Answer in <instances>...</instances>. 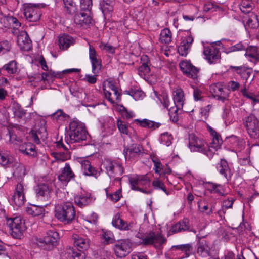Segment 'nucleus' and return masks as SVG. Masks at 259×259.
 <instances>
[{
	"instance_id": "1",
	"label": "nucleus",
	"mask_w": 259,
	"mask_h": 259,
	"mask_svg": "<svg viewBox=\"0 0 259 259\" xmlns=\"http://www.w3.org/2000/svg\"><path fill=\"white\" fill-rule=\"evenodd\" d=\"M55 217L64 224H70L74 220L75 211L73 204L69 202H63L55 206Z\"/></svg>"
},
{
	"instance_id": "2",
	"label": "nucleus",
	"mask_w": 259,
	"mask_h": 259,
	"mask_svg": "<svg viewBox=\"0 0 259 259\" xmlns=\"http://www.w3.org/2000/svg\"><path fill=\"white\" fill-rule=\"evenodd\" d=\"M88 133L84 125L76 121H72L69 124V142H80L85 140Z\"/></svg>"
},
{
	"instance_id": "3",
	"label": "nucleus",
	"mask_w": 259,
	"mask_h": 259,
	"mask_svg": "<svg viewBox=\"0 0 259 259\" xmlns=\"http://www.w3.org/2000/svg\"><path fill=\"white\" fill-rule=\"evenodd\" d=\"M59 233L55 230L48 231L41 238L36 239V244L41 249L51 250L58 244Z\"/></svg>"
},
{
	"instance_id": "4",
	"label": "nucleus",
	"mask_w": 259,
	"mask_h": 259,
	"mask_svg": "<svg viewBox=\"0 0 259 259\" xmlns=\"http://www.w3.org/2000/svg\"><path fill=\"white\" fill-rule=\"evenodd\" d=\"M7 225L10 228L11 236L16 239H21L26 229L24 221L20 216L7 219Z\"/></svg>"
},
{
	"instance_id": "5",
	"label": "nucleus",
	"mask_w": 259,
	"mask_h": 259,
	"mask_svg": "<svg viewBox=\"0 0 259 259\" xmlns=\"http://www.w3.org/2000/svg\"><path fill=\"white\" fill-rule=\"evenodd\" d=\"M105 166L108 175L114 179L115 181H120V176L123 173V168L121 164L116 161L107 160L105 162Z\"/></svg>"
},
{
	"instance_id": "6",
	"label": "nucleus",
	"mask_w": 259,
	"mask_h": 259,
	"mask_svg": "<svg viewBox=\"0 0 259 259\" xmlns=\"http://www.w3.org/2000/svg\"><path fill=\"white\" fill-rule=\"evenodd\" d=\"M244 125L251 138H259V120L254 115L250 114L246 117Z\"/></svg>"
},
{
	"instance_id": "7",
	"label": "nucleus",
	"mask_w": 259,
	"mask_h": 259,
	"mask_svg": "<svg viewBox=\"0 0 259 259\" xmlns=\"http://www.w3.org/2000/svg\"><path fill=\"white\" fill-rule=\"evenodd\" d=\"M142 243L144 245H153L158 249H162L163 244L166 242V239L160 234L151 232L148 235L142 238Z\"/></svg>"
},
{
	"instance_id": "8",
	"label": "nucleus",
	"mask_w": 259,
	"mask_h": 259,
	"mask_svg": "<svg viewBox=\"0 0 259 259\" xmlns=\"http://www.w3.org/2000/svg\"><path fill=\"white\" fill-rule=\"evenodd\" d=\"M129 182L131 186V188L133 190L139 191L146 194L151 192V191L148 192L142 188H140L141 186H144L149 185L150 180L147 175L137 176L134 178H130L129 179Z\"/></svg>"
},
{
	"instance_id": "9",
	"label": "nucleus",
	"mask_w": 259,
	"mask_h": 259,
	"mask_svg": "<svg viewBox=\"0 0 259 259\" xmlns=\"http://www.w3.org/2000/svg\"><path fill=\"white\" fill-rule=\"evenodd\" d=\"M113 249L117 257H124L131 251V244L128 240H121L115 243Z\"/></svg>"
},
{
	"instance_id": "10",
	"label": "nucleus",
	"mask_w": 259,
	"mask_h": 259,
	"mask_svg": "<svg viewBox=\"0 0 259 259\" xmlns=\"http://www.w3.org/2000/svg\"><path fill=\"white\" fill-rule=\"evenodd\" d=\"M143 147L138 144H133L130 146L124 147L123 154L126 160H133L143 153Z\"/></svg>"
},
{
	"instance_id": "11",
	"label": "nucleus",
	"mask_w": 259,
	"mask_h": 259,
	"mask_svg": "<svg viewBox=\"0 0 259 259\" xmlns=\"http://www.w3.org/2000/svg\"><path fill=\"white\" fill-rule=\"evenodd\" d=\"M25 190L26 186L22 181L16 185L15 193L12 198L16 206L21 207L24 204L25 201Z\"/></svg>"
},
{
	"instance_id": "12",
	"label": "nucleus",
	"mask_w": 259,
	"mask_h": 259,
	"mask_svg": "<svg viewBox=\"0 0 259 259\" xmlns=\"http://www.w3.org/2000/svg\"><path fill=\"white\" fill-rule=\"evenodd\" d=\"M72 239L74 245L78 251H84L90 248L91 241L87 236L73 234Z\"/></svg>"
},
{
	"instance_id": "13",
	"label": "nucleus",
	"mask_w": 259,
	"mask_h": 259,
	"mask_svg": "<svg viewBox=\"0 0 259 259\" xmlns=\"http://www.w3.org/2000/svg\"><path fill=\"white\" fill-rule=\"evenodd\" d=\"M179 66L181 71L188 77L194 79L197 78L199 69L194 66L189 61H181Z\"/></svg>"
},
{
	"instance_id": "14",
	"label": "nucleus",
	"mask_w": 259,
	"mask_h": 259,
	"mask_svg": "<svg viewBox=\"0 0 259 259\" xmlns=\"http://www.w3.org/2000/svg\"><path fill=\"white\" fill-rule=\"evenodd\" d=\"M24 14L30 22H37L40 19V10L36 5L28 6L24 10Z\"/></svg>"
},
{
	"instance_id": "15",
	"label": "nucleus",
	"mask_w": 259,
	"mask_h": 259,
	"mask_svg": "<svg viewBox=\"0 0 259 259\" xmlns=\"http://www.w3.org/2000/svg\"><path fill=\"white\" fill-rule=\"evenodd\" d=\"M203 53L210 64L216 62L220 58V52L218 48L213 46L205 47Z\"/></svg>"
},
{
	"instance_id": "16",
	"label": "nucleus",
	"mask_w": 259,
	"mask_h": 259,
	"mask_svg": "<svg viewBox=\"0 0 259 259\" xmlns=\"http://www.w3.org/2000/svg\"><path fill=\"white\" fill-rule=\"evenodd\" d=\"M97 56L94 47L89 45V58L92 63V72L94 74L98 73L102 67L101 61L97 59Z\"/></svg>"
},
{
	"instance_id": "17",
	"label": "nucleus",
	"mask_w": 259,
	"mask_h": 259,
	"mask_svg": "<svg viewBox=\"0 0 259 259\" xmlns=\"http://www.w3.org/2000/svg\"><path fill=\"white\" fill-rule=\"evenodd\" d=\"M193 41V38L190 34L188 36L182 38L181 44L178 48V52L180 55L182 56H187Z\"/></svg>"
},
{
	"instance_id": "18",
	"label": "nucleus",
	"mask_w": 259,
	"mask_h": 259,
	"mask_svg": "<svg viewBox=\"0 0 259 259\" xmlns=\"http://www.w3.org/2000/svg\"><path fill=\"white\" fill-rule=\"evenodd\" d=\"M35 191L38 197L41 196L48 199L50 197L52 191V184L51 183H40L36 186Z\"/></svg>"
},
{
	"instance_id": "19",
	"label": "nucleus",
	"mask_w": 259,
	"mask_h": 259,
	"mask_svg": "<svg viewBox=\"0 0 259 259\" xmlns=\"http://www.w3.org/2000/svg\"><path fill=\"white\" fill-rule=\"evenodd\" d=\"M90 13H85L80 11L79 13L74 15V22L81 26H88L92 23V18L90 15Z\"/></svg>"
},
{
	"instance_id": "20",
	"label": "nucleus",
	"mask_w": 259,
	"mask_h": 259,
	"mask_svg": "<svg viewBox=\"0 0 259 259\" xmlns=\"http://www.w3.org/2000/svg\"><path fill=\"white\" fill-rule=\"evenodd\" d=\"M75 175L72 170L69 163H65V167L62 169L61 173L58 176V179L62 183L66 184L70 180H74Z\"/></svg>"
},
{
	"instance_id": "21",
	"label": "nucleus",
	"mask_w": 259,
	"mask_h": 259,
	"mask_svg": "<svg viewBox=\"0 0 259 259\" xmlns=\"http://www.w3.org/2000/svg\"><path fill=\"white\" fill-rule=\"evenodd\" d=\"M141 65L139 67L138 72L141 77L145 78L150 72V60L147 55H143L141 58Z\"/></svg>"
},
{
	"instance_id": "22",
	"label": "nucleus",
	"mask_w": 259,
	"mask_h": 259,
	"mask_svg": "<svg viewBox=\"0 0 259 259\" xmlns=\"http://www.w3.org/2000/svg\"><path fill=\"white\" fill-rule=\"evenodd\" d=\"M217 168L219 173L223 175L227 181L231 180L232 172L225 159H221L220 163L218 164Z\"/></svg>"
},
{
	"instance_id": "23",
	"label": "nucleus",
	"mask_w": 259,
	"mask_h": 259,
	"mask_svg": "<svg viewBox=\"0 0 259 259\" xmlns=\"http://www.w3.org/2000/svg\"><path fill=\"white\" fill-rule=\"evenodd\" d=\"M112 224L113 226L120 229L124 230H128L131 229L133 227L134 224L133 223L127 224V222L123 221L120 217L119 214H116L113 218Z\"/></svg>"
},
{
	"instance_id": "24",
	"label": "nucleus",
	"mask_w": 259,
	"mask_h": 259,
	"mask_svg": "<svg viewBox=\"0 0 259 259\" xmlns=\"http://www.w3.org/2000/svg\"><path fill=\"white\" fill-rule=\"evenodd\" d=\"M17 42L21 49L23 51H28L31 48V40L27 33L18 36Z\"/></svg>"
},
{
	"instance_id": "25",
	"label": "nucleus",
	"mask_w": 259,
	"mask_h": 259,
	"mask_svg": "<svg viewBox=\"0 0 259 259\" xmlns=\"http://www.w3.org/2000/svg\"><path fill=\"white\" fill-rule=\"evenodd\" d=\"M73 38L69 35L63 34L58 37V44L60 49H67L73 43Z\"/></svg>"
},
{
	"instance_id": "26",
	"label": "nucleus",
	"mask_w": 259,
	"mask_h": 259,
	"mask_svg": "<svg viewBox=\"0 0 259 259\" xmlns=\"http://www.w3.org/2000/svg\"><path fill=\"white\" fill-rule=\"evenodd\" d=\"M189 140V146L191 151L194 152L202 151V147L203 145L200 144V140L195 135L193 134L190 135Z\"/></svg>"
},
{
	"instance_id": "27",
	"label": "nucleus",
	"mask_w": 259,
	"mask_h": 259,
	"mask_svg": "<svg viewBox=\"0 0 259 259\" xmlns=\"http://www.w3.org/2000/svg\"><path fill=\"white\" fill-rule=\"evenodd\" d=\"M189 227L188 220L187 219H184L182 222H178L173 225L170 230L172 233H176L181 231L189 230Z\"/></svg>"
},
{
	"instance_id": "28",
	"label": "nucleus",
	"mask_w": 259,
	"mask_h": 259,
	"mask_svg": "<svg viewBox=\"0 0 259 259\" xmlns=\"http://www.w3.org/2000/svg\"><path fill=\"white\" fill-rule=\"evenodd\" d=\"M20 151L23 154L30 156L34 157L37 153L35 151V146L31 143H25L20 147Z\"/></svg>"
},
{
	"instance_id": "29",
	"label": "nucleus",
	"mask_w": 259,
	"mask_h": 259,
	"mask_svg": "<svg viewBox=\"0 0 259 259\" xmlns=\"http://www.w3.org/2000/svg\"><path fill=\"white\" fill-rule=\"evenodd\" d=\"M210 247L205 240H202L199 242L197 248V253L203 257H206L209 255Z\"/></svg>"
},
{
	"instance_id": "30",
	"label": "nucleus",
	"mask_w": 259,
	"mask_h": 259,
	"mask_svg": "<svg viewBox=\"0 0 259 259\" xmlns=\"http://www.w3.org/2000/svg\"><path fill=\"white\" fill-rule=\"evenodd\" d=\"M12 110L14 116L18 119H22L26 115V111L17 102H14L12 103Z\"/></svg>"
},
{
	"instance_id": "31",
	"label": "nucleus",
	"mask_w": 259,
	"mask_h": 259,
	"mask_svg": "<svg viewBox=\"0 0 259 259\" xmlns=\"http://www.w3.org/2000/svg\"><path fill=\"white\" fill-rule=\"evenodd\" d=\"M174 101L176 106L178 108H183L184 102V95L182 90L181 89H177L174 92Z\"/></svg>"
},
{
	"instance_id": "32",
	"label": "nucleus",
	"mask_w": 259,
	"mask_h": 259,
	"mask_svg": "<svg viewBox=\"0 0 259 259\" xmlns=\"http://www.w3.org/2000/svg\"><path fill=\"white\" fill-rule=\"evenodd\" d=\"M83 166V174L85 176H93L97 178L98 176V172L95 168L91 165L89 161H85L82 163Z\"/></svg>"
},
{
	"instance_id": "33",
	"label": "nucleus",
	"mask_w": 259,
	"mask_h": 259,
	"mask_svg": "<svg viewBox=\"0 0 259 259\" xmlns=\"http://www.w3.org/2000/svg\"><path fill=\"white\" fill-rule=\"evenodd\" d=\"M235 199L233 198H228L223 201L222 209L218 210L217 213L221 218H224L226 213V209L232 208Z\"/></svg>"
},
{
	"instance_id": "34",
	"label": "nucleus",
	"mask_w": 259,
	"mask_h": 259,
	"mask_svg": "<svg viewBox=\"0 0 259 259\" xmlns=\"http://www.w3.org/2000/svg\"><path fill=\"white\" fill-rule=\"evenodd\" d=\"M114 0H103L101 3V8L104 15L109 14L113 10Z\"/></svg>"
},
{
	"instance_id": "35",
	"label": "nucleus",
	"mask_w": 259,
	"mask_h": 259,
	"mask_svg": "<svg viewBox=\"0 0 259 259\" xmlns=\"http://www.w3.org/2000/svg\"><path fill=\"white\" fill-rule=\"evenodd\" d=\"M172 250H180L184 253L185 257H188L192 251V246L190 244L174 245L171 248Z\"/></svg>"
},
{
	"instance_id": "36",
	"label": "nucleus",
	"mask_w": 259,
	"mask_h": 259,
	"mask_svg": "<svg viewBox=\"0 0 259 259\" xmlns=\"http://www.w3.org/2000/svg\"><path fill=\"white\" fill-rule=\"evenodd\" d=\"M135 122L139 123L140 126L142 127H147L153 130L158 128L161 125L160 123L155 122L146 119H144L142 120L135 119Z\"/></svg>"
},
{
	"instance_id": "37",
	"label": "nucleus",
	"mask_w": 259,
	"mask_h": 259,
	"mask_svg": "<svg viewBox=\"0 0 259 259\" xmlns=\"http://www.w3.org/2000/svg\"><path fill=\"white\" fill-rule=\"evenodd\" d=\"M160 41L165 44H168L171 41V33L168 28L163 29L160 34Z\"/></svg>"
},
{
	"instance_id": "38",
	"label": "nucleus",
	"mask_w": 259,
	"mask_h": 259,
	"mask_svg": "<svg viewBox=\"0 0 259 259\" xmlns=\"http://www.w3.org/2000/svg\"><path fill=\"white\" fill-rule=\"evenodd\" d=\"M92 199L90 197L84 195L77 196L75 197V202L79 207H83L90 203Z\"/></svg>"
},
{
	"instance_id": "39",
	"label": "nucleus",
	"mask_w": 259,
	"mask_h": 259,
	"mask_svg": "<svg viewBox=\"0 0 259 259\" xmlns=\"http://www.w3.org/2000/svg\"><path fill=\"white\" fill-rule=\"evenodd\" d=\"M245 55L250 58L254 59L255 63L259 61L258 54L257 53V48L255 47L250 46L246 49Z\"/></svg>"
},
{
	"instance_id": "40",
	"label": "nucleus",
	"mask_w": 259,
	"mask_h": 259,
	"mask_svg": "<svg viewBox=\"0 0 259 259\" xmlns=\"http://www.w3.org/2000/svg\"><path fill=\"white\" fill-rule=\"evenodd\" d=\"M54 158L56 161H64L71 158L70 152L69 150L64 151L63 152H55L53 153Z\"/></svg>"
},
{
	"instance_id": "41",
	"label": "nucleus",
	"mask_w": 259,
	"mask_h": 259,
	"mask_svg": "<svg viewBox=\"0 0 259 259\" xmlns=\"http://www.w3.org/2000/svg\"><path fill=\"white\" fill-rule=\"evenodd\" d=\"M240 9L244 14H249L252 10V1L242 0L240 5Z\"/></svg>"
},
{
	"instance_id": "42",
	"label": "nucleus",
	"mask_w": 259,
	"mask_h": 259,
	"mask_svg": "<svg viewBox=\"0 0 259 259\" xmlns=\"http://www.w3.org/2000/svg\"><path fill=\"white\" fill-rule=\"evenodd\" d=\"M25 166L21 163H16L13 172L14 177L22 178L26 174Z\"/></svg>"
},
{
	"instance_id": "43",
	"label": "nucleus",
	"mask_w": 259,
	"mask_h": 259,
	"mask_svg": "<svg viewBox=\"0 0 259 259\" xmlns=\"http://www.w3.org/2000/svg\"><path fill=\"white\" fill-rule=\"evenodd\" d=\"M12 159L9 156L7 152L0 150V164L3 166H6L12 163Z\"/></svg>"
},
{
	"instance_id": "44",
	"label": "nucleus",
	"mask_w": 259,
	"mask_h": 259,
	"mask_svg": "<svg viewBox=\"0 0 259 259\" xmlns=\"http://www.w3.org/2000/svg\"><path fill=\"white\" fill-rule=\"evenodd\" d=\"M43 211L42 208L37 207L35 205H32L30 207L26 208V212L28 214L33 216H39L42 214Z\"/></svg>"
},
{
	"instance_id": "45",
	"label": "nucleus",
	"mask_w": 259,
	"mask_h": 259,
	"mask_svg": "<svg viewBox=\"0 0 259 259\" xmlns=\"http://www.w3.org/2000/svg\"><path fill=\"white\" fill-rule=\"evenodd\" d=\"M125 93L132 96L136 100H139L145 96L144 93L141 90L133 89L128 91H125Z\"/></svg>"
},
{
	"instance_id": "46",
	"label": "nucleus",
	"mask_w": 259,
	"mask_h": 259,
	"mask_svg": "<svg viewBox=\"0 0 259 259\" xmlns=\"http://www.w3.org/2000/svg\"><path fill=\"white\" fill-rule=\"evenodd\" d=\"M2 69L6 70L10 74H14L17 71V63L15 61H12L7 65H4Z\"/></svg>"
},
{
	"instance_id": "47",
	"label": "nucleus",
	"mask_w": 259,
	"mask_h": 259,
	"mask_svg": "<svg viewBox=\"0 0 259 259\" xmlns=\"http://www.w3.org/2000/svg\"><path fill=\"white\" fill-rule=\"evenodd\" d=\"M92 6V0H81L80 11L91 13V10Z\"/></svg>"
},
{
	"instance_id": "48",
	"label": "nucleus",
	"mask_w": 259,
	"mask_h": 259,
	"mask_svg": "<svg viewBox=\"0 0 259 259\" xmlns=\"http://www.w3.org/2000/svg\"><path fill=\"white\" fill-rule=\"evenodd\" d=\"M152 185L156 189H161L164 191L167 195L169 194V192L166 190L164 184L159 180H156L153 181Z\"/></svg>"
},
{
	"instance_id": "49",
	"label": "nucleus",
	"mask_w": 259,
	"mask_h": 259,
	"mask_svg": "<svg viewBox=\"0 0 259 259\" xmlns=\"http://www.w3.org/2000/svg\"><path fill=\"white\" fill-rule=\"evenodd\" d=\"M212 136L213 141L210 143V147L212 148H213L215 151H217L221 144L220 136L217 133L216 135H213Z\"/></svg>"
},
{
	"instance_id": "50",
	"label": "nucleus",
	"mask_w": 259,
	"mask_h": 259,
	"mask_svg": "<svg viewBox=\"0 0 259 259\" xmlns=\"http://www.w3.org/2000/svg\"><path fill=\"white\" fill-rule=\"evenodd\" d=\"M118 110L119 112H121V115L123 118L131 119L134 116L133 113L131 111H128L126 108L123 105H119Z\"/></svg>"
},
{
	"instance_id": "51",
	"label": "nucleus",
	"mask_w": 259,
	"mask_h": 259,
	"mask_svg": "<svg viewBox=\"0 0 259 259\" xmlns=\"http://www.w3.org/2000/svg\"><path fill=\"white\" fill-rule=\"evenodd\" d=\"M107 196L108 198H109L111 201L114 202H117L120 199V197L122 196L121 195V190L119 189L112 194H108L107 192L106 193Z\"/></svg>"
},
{
	"instance_id": "52",
	"label": "nucleus",
	"mask_w": 259,
	"mask_h": 259,
	"mask_svg": "<svg viewBox=\"0 0 259 259\" xmlns=\"http://www.w3.org/2000/svg\"><path fill=\"white\" fill-rule=\"evenodd\" d=\"M64 7L69 14L73 13L75 10V6L72 0H63Z\"/></svg>"
},
{
	"instance_id": "53",
	"label": "nucleus",
	"mask_w": 259,
	"mask_h": 259,
	"mask_svg": "<svg viewBox=\"0 0 259 259\" xmlns=\"http://www.w3.org/2000/svg\"><path fill=\"white\" fill-rule=\"evenodd\" d=\"M201 203L202 202H201V203H200L199 202L198 203V207L200 211L203 213H205L207 215H211L213 213V208H214V207L213 206H212L209 209L208 205H205L202 206L201 205Z\"/></svg>"
},
{
	"instance_id": "54",
	"label": "nucleus",
	"mask_w": 259,
	"mask_h": 259,
	"mask_svg": "<svg viewBox=\"0 0 259 259\" xmlns=\"http://www.w3.org/2000/svg\"><path fill=\"white\" fill-rule=\"evenodd\" d=\"M117 127L119 131L125 134H127L128 132V126L125 123V122L118 119L117 122Z\"/></svg>"
},
{
	"instance_id": "55",
	"label": "nucleus",
	"mask_w": 259,
	"mask_h": 259,
	"mask_svg": "<svg viewBox=\"0 0 259 259\" xmlns=\"http://www.w3.org/2000/svg\"><path fill=\"white\" fill-rule=\"evenodd\" d=\"M99 48L106 52L113 54L115 52V48L111 45L108 44L101 42L99 45Z\"/></svg>"
},
{
	"instance_id": "56",
	"label": "nucleus",
	"mask_w": 259,
	"mask_h": 259,
	"mask_svg": "<svg viewBox=\"0 0 259 259\" xmlns=\"http://www.w3.org/2000/svg\"><path fill=\"white\" fill-rule=\"evenodd\" d=\"M252 73V69L250 68H244L242 72H239V74L241 77L243 79L247 80L250 76Z\"/></svg>"
},
{
	"instance_id": "57",
	"label": "nucleus",
	"mask_w": 259,
	"mask_h": 259,
	"mask_svg": "<svg viewBox=\"0 0 259 259\" xmlns=\"http://www.w3.org/2000/svg\"><path fill=\"white\" fill-rule=\"evenodd\" d=\"M211 148H212L210 147V146L209 147H206L203 146V147H202V151H199L198 152L203 153L207 157H208L209 158L211 159L213 157L214 154V152L212 151Z\"/></svg>"
},
{
	"instance_id": "58",
	"label": "nucleus",
	"mask_w": 259,
	"mask_h": 259,
	"mask_svg": "<svg viewBox=\"0 0 259 259\" xmlns=\"http://www.w3.org/2000/svg\"><path fill=\"white\" fill-rule=\"evenodd\" d=\"M10 49L11 45L8 41L5 40L0 42V53L7 52L10 50Z\"/></svg>"
},
{
	"instance_id": "59",
	"label": "nucleus",
	"mask_w": 259,
	"mask_h": 259,
	"mask_svg": "<svg viewBox=\"0 0 259 259\" xmlns=\"http://www.w3.org/2000/svg\"><path fill=\"white\" fill-rule=\"evenodd\" d=\"M193 97L196 101H202L204 100V97L202 96V92L197 88L194 90Z\"/></svg>"
},
{
	"instance_id": "60",
	"label": "nucleus",
	"mask_w": 259,
	"mask_h": 259,
	"mask_svg": "<svg viewBox=\"0 0 259 259\" xmlns=\"http://www.w3.org/2000/svg\"><path fill=\"white\" fill-rule=\"evenodd\" d=\"M245 49V47L242 44V42H239L234 46L230 47L229 48V52H235L238 51Z\"/></svg>"
},
{
	"instance_id": "61",
	"label": "nucleus",
	"mask_w": 259,
	"mask_h": 259,
	"mask_svg": "<svg viewBox=\"0 0 259 259\" xmlns=\"http://www.w3.org/2000/svg\"><path fill=\"white\" fill-rule=\"evenodd\" d=\"M228 90H231L232 91H235L239 89L240 87V84L238 82L234 81H230L228 82Z\"/></svg>"
},
{
	"instance_id": "62",
	"label": "nucleus",
	"mask_w": 259,
	"mask_h": 259,
	"mask_svg": "<svg viewBox=\"0 0 259 259\" xmlns=\"http://www.w3.org/2000/svg\"><path fill=\"white\" fill-rule=\"evenodd\" d=\"M35 132L37 133V134L42 141H45L47 139V133L46 129L44 127H40L39 129L35 131Z\"/></svg>"
},
{
	"instance_id": "63",
	"label": "nucleus",
	"mask_w": 259,
	"mask_h": 259,
	"mask_svg": "<svg viewBox=\"0 0 259 259\" xmlns=\"http://www.w3.org/2000/svg\"><path fill=\"white\" fill-rule=\"evenodd\" d=\"M152 161L154 163V170L155 173H159V172L162 169V165L160 161L158 159H152Z\"/></svg>"
},
{
	"instance_id": "64",
	"label": "nucleus",
	"mask_w": 259,
	"mask_h": 259,
	"mask_svg": "<svg viewBox=\"0 0 259 259\" xmlns=\"http://www.w3.org/2000/svg\"><path fill=\"white\" fill-rule=\"evenodd\" d=\"M49 78L53 79L54 78H62L63 75L62 72H55L52 70L48 71Z\"/></svg>"
}]
</instances>
